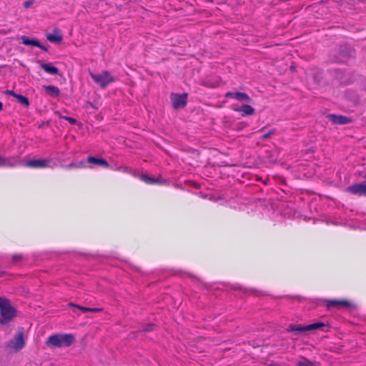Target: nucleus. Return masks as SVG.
I'll use <instances>...</instances> for the list:
<instances>
[{
	"instance_id": "nucleus-1",
	"label": "nucleus",
	"mask_w": 366,
	"mask_h": 366,
	"mask_svg": "<svg viewBox=\"0 0 366 366\" xmlns=\"http://www.w3.org/2000/svg\"><path fill=\"white\" fill-rule=\"evenodd\" d=\"M76 341L75 336L70 333H56L48 337L45 345L49 348L69 347Z\"/></svg>"
},
{
	"instance_id": "nucleus-2",
	"label": "nucleus",
	"mask_w": 366,
	"mask_h": 366,
	"mask_svg": "<svg viewBox=\"0 0 366 366\" xmlns=\"http://www.w3.org/2000/svg\"><path fill=\"white\" fill-rule=\"evenodd\" d=\"M0 311H1L0 323L2 325L7 324L16 315V310L10 305L8 300L1 297H0Z\"/></svg>"
},
{
	"instance_id": "nucleus-3",
	"label": "nucleus",
	"mask_w": 366,
	"mask_h": 366,
	"mask_svg": "<svg viewBox=\"0 0 366 366\" xmlns=\"http://www.w3.org/2000/svg\"><path fill=\"white\" fill-rule=\"evenodd\" d=\"M90 76L94 81L103 89L115 81L112 74L106 70L97 74L91 72Z\"/></svg>"
},
{
	"instance_id": "nucleus-4",
	"label": "nucleus",
	"mask_w": 366,
	"mask_h": 366,
	"mask_svg": "<svg viewBox=\"0 0 366 366\" xmlns=\"http://www.w3.org/2000/svg\"><path fill=\"white\" fill-rule=\"evenodd\" d=\"M25 346V341L22 332H19L6 345V348L9 352H17L22 350Z\"/></svg>"
},
{
	"instance_id": "nucleus-5",
	"label": "nucleus",
	"mask_w": 366,
	"mask_h": 366,
	"mask_svg": "<svg viewBox=\"0 0 366 366\" xmlns=\"http://www.w3.org/2000/svg\"><path fill=\"white\" fill-rule=\"evenodd\" d=\"M187 99L188 94L187 93H172L170 95L172 106L176 110L185 107L187 104Z\"/></svg>"
},
{
	"instance_id": "nucleus-6",
	"label": "nucleus",
	"mask_w": 366,
	"mask_h": 366,
	"mask_svg": "<svg viewBox=\"0 0 366 366\" xmlns=\"http://www.w3.org/2000/svg\"><path fill=\"white\" fill-rule=\"evenodd\" d=\"M325 326V324L322 322H315L313 324H310L306 326L301 325H291L289 327V330L290 331H297V332H306L313 330H318Z\"/></svg>"
},
{
	"instance_id": "nucleus-7",
	"label": "nucleus",
	"mask_w": 366,
	"mask_h": 366,
	"mask_svg": "<svg viewBox=\"0 0 366 366\" xmlns=\"http://www.w3.org/2000/svg\"><path fill=\"white\" fill-rule=\"evenodd\" d=\"M325 305L327 308L330 307H351L353 306L352 303L350 302L347 300H326L324 301Z\"/></svg>"
},
{
	"instance_id": "nucleus-8",
	"label": "nucleus",
	"mask_w": 366,
	"mask_h": 366,
	"mask_svg": "<svg viewBox=\"0 0 366 366\" xmlns=\"http://www.w3.org/2000/svg\"><path fill=\"white\" fill-rule=\"evenodd\" d=\"M347 191L354 194L366 196V182L352 185L347 188Z\"/></svg>"
},
{
	"instance_id": "nucleus-9",
	"label": "nucleus",
	"mask_w": 366,
	"mask_h": 366,
	"mask_svg": "<svg viewBox=\"0 0 366 366\" xmlns=\"http://www.w3.org/2000/svg\"><path fill=\"white\" fill-rule=\"evenodd\" d=\"M46 39L51 43L60 44L63 40V36L59 29H54L51 33L46 34Z\"/></svg>"
},
{
	"instance_id": "nucleus-10",
	"label": "nucleus",
	"mask_w": 366,
	"mask_h": 366,
	"mask_svg": "<svg viewBox=\"0 0 366 366\" xmlns=\"http://www.w3.org/2000/svg\"><path fill=\"white\" fill-rule=\"evenodd\" d=\"M50 161L48 159H35V160H31L26 163V165L27 167H36V168H44L49 167Z\"/></svg>"
},
{
	"instance_id": "nucleus-11",
	"label": "nucleus",
	"mask_w": 366,
	"mask_h": 366,
	"mask_svg": "<svg viewBox=\"0 0 366 366\" xmlns=\"http://www.w3.org/2000/svg\"><path fill=\"white\" fill-rule=\"evenodd\" d=\"M232 109L234 111L240 112L242 116H243V117L250 116V115L254 114V109L248 104H244L240 108L234 107H232Z\"/></svg>"
},
{
	"instance_id": "nucleus-12",
	"label": "nucleus",
	"mask_w": 366,
	"mask_h": 366,
	"mask_svg": "<svg viewBox=\"0 0 366 366\" xmlns=\"http://www.w3.org/2000/svg\"><path fill=\"white\" fill-rule=\"evenodd\" d=\"M21 39L22 43L24 45L34 46L41 49L42 50H44L45 51H47V49L45 46H44L43 45H41L40 44V42L36 39H30L28 37H26V36H22Z\"/></svg>"
},
{
	"instance_id": "nucleus-13",
	"label": "nucleus",
	"mask_w": 366,
	"mask_h": 366,
	"mask_svg": "<svg viewBox=\"0 0 366 366\" xmlns=\"http://www.w3.org/2000/svg\"><path fill=\"white\" fill-rule=\"evenodd\" d=\"M39 64L40 66L48 74H57L59 73V69L50 64L44 63L43 61H39Z\"/></svg>"
},
{
	"instance_id": "nucleus-14",
	"label": "nucleus",
	"mask_w": 366,
	"mask_h": 366,
	"mask_svg": "<svg viewBox=\"0 0 366 366\" xmlns=\"http://www.w3.org/2000/svg\"><path fill=\"white\" fill-rule=\"evenodd\" d=\"M43 89L51 97H58L60 94L59 89L55 86L46 85L43 86Z\"/></svg>"
},
{
	"instance_id": "nucleus-15",
	"label": "nucleus",
	"mask_w": 366,
	"mask_h": 366,
	"mask_svg": "<svg viewBox=\"0 0 366 366\" xmlns=\"http://www.w3.org/2000/svg\"><path fill=\"white\" fill-rule=\"evenodd\" d=\"M139 177L144 181V182L147 184H162V182H161L159 179L150 177L147 174H140Z\"/></svg>"
},
{
	"instance_id": "nucleus-16",
	"label": "nucleus",
	"mask_w": 366,
	"mask_h": 366,
	"mask_svg": "<svg viewBox=\"0 0 366 366\" xmlns=\"http://www.w3.org/2000/svg\"><path fill=\"white\" fill-rule=\"evenodd\" d=\"M88 162L92 163V164H98V165H100L102 167H109V164L107 163V162L106 160H104L103 159H97V158H95L93 157H89L88 158Z\"/></svg>"
},
{
	"instance_id": "nucleus-17",
	"label": "nucleus",
	"mask_w": 366,
	"mask_h": 366,
	"mask_svg": "<svg viewBox=\"0 0 366 366\" xmlns=\"http://www.w3.org/2000/svg\"><path fill=\"white\" fill-rule=\"evenodd\" d=\"M16 164L15 159H4L0 157V167H11Z\"/></svg>"
},
{
	"instance_id": "nucleus-18",
	"label": "nucleus",
	"mask_w": 366,
	"mask_h": 366,
	"mask_svg": "<svg viewBox=\"0 0 366 366\" xmlns=\"http://www.w3.org/2000/svg\"><path fill=\"white\" fill-rule=\"evenodd\" d=\"M235 99L242 102H250L251 98L245 93L237 92Z\"/></svg>"
},
{
	"instance_id": "nucleus-19",
	"label": "nucleus",
	"mask_w": 366,
	"mask_h": 366,
	"mask_svg": "<svg viewBox=\"0 0 366 366\" xmlns=\"http://www.w3.org/2000/svg\"><path fill=\"white\" fill-rule=\"evenodd\" d=\"M78 309L84 312H99L103 311L102 308H91V307H78Z\"/></svg>"
},
{
	"instance_id": "nucleus-20",
	"label": "nucleus",
	"mask_w": 366,
	"mask_h": 366,
	"mask_svg": "<svg viewBox=\"0 0 366 366\" xmlns=\"http://www.w3.org/2000/svg\"><path fill=\"white\" fill-rule=\"evenodd\" d=\"M16 99L19 102V103L24 105L26 107H29L30 103L27 97L18 94Z\"/></svg>"
},
{
	"instance_id": "nucleus-21",
	"label": "nucleus",
	"mask_w": 366,
	"mask_h": 366,
	"mask_svg": "<svg viewBox=\"0 0 366 366\" xmlns=\"http://www.w3.org/2000/svg\"><path fill=\"white\" fill-rule=\"evenodd\" d=\"M296 366H319L317 364L312 363L307 360L300 361Z\"/></svg>"
},
{
	"instance_id": "nucleus-22",
	"label": "nucleus",
	"mask_w": 366,
	"mask_h": 366,
	"mask_svg": "<svg viewBox=\"0 0 366 366\" xmlns=\"http://www.w3.org/2000/svg\"><path fill=\"white\" fill-rule=\"evenodd\" d=\"M116 169L119 170V171H121V172H123L124 173H133L132 169L129 168V167H119L118 168H117Z\"/></svg>"
},
{
	"instance_id": "nucleus-23",
	"label": "nucleus",
	"mask_w": 366,
	"mask_h": 366,
	"mask_svg": "<svg viewBox=\"0 0 366 366\" xmlns=\"http://www.w3.org/2000/svg\"><path fill=\"white\" fill-rule=\"evenodd\" d=\"M337 122L340 123V124H345L347 122V118L346 117H338L337 118V120H336Z\"/></svg>"
},
{
	"instance_id": "nucleus-24",
	"label": "nucleus",
	"mask_w": 366,
	"mask_h": 366,
	"mask_svg": "<svg viewBox=\"0 0 366 366\" xmlns=\"http://www.w3.org/2000/svg\"><path fill=\"white\" fill-rule=\"evenodd\" d=\"M64 119L67 120L69 123L74 124L76 123V120L72 117H62Z\"/></svg>"
},
{
	"instance_id": "nucleus-25",
	"label": "nucleus",
	"mask_w": 366,
	"mask_h": 366,
	"mask_svg": "<svg viewBox=\"0 0 366 366\" xmlns=\"http://www.w3.org/2000/svg\"><path fill=\"white\" fill-rule=\"evenodd\" d=\"M5 94H9V95H11L15 98H16V97L18 96L17 94H16L14 91H11V90H7L5 92Z\"/></svg>"
},
{
	"instance_id": "nucleus-26",
	"label": "nucleus",
	"mask_w": 366,
	"mask_h": 366,
	"mask_svg": "<svg viewBox=\"0 0 366 366\" xmlns=\"http://www.w3.org/2000/svg\"><path fill=\"white\" fill-rule=\"evenodd\" d=\"M236 94H237V92H227V93L225 94V97H229V98H234V99H235V97H236Z\"/></svg>"
},
{
	"instance_id": "nucleus-27",
	"label": "nucleus",
	"mask_w": 366,
	"mask_h": 366,
	"mask_svg": "<svg viewBox=\"0 0 366 366\" xmlns=\"http://www.w3.org/2000/svg\"><path fill=\"white\" fill-rule=\"evenodd\" d=\"M32 3L31 1H26L24 3V6L26 9H28L31 6Z\"/></svg>"
},
{
	"instance_id": "nucleus-28",
	"label": "nucleus",
	"mask_w": 366,
	"mask_h": 366,
	"mask_svg": "<svg viewBox=\"0 0 366 366\" xmlns=\"http://www.w3.org/2000/svg\"><path fill=\"white\" fill-rule=\"evenodd\" d=\"M84 167V162H80L79 164H70L69 167Z\"/></svg>"
},
{
	"instance_id": "nucleus-29",
	"label": "nucleus",
	"mask_w": 366,
	"mask_h": 366,
	"mask_svg": "<svg viewBox=\"0 0 366 366\" xmlns=\"http://www.w3.org/2000/svg\"><path fill=\"white\" fill-rule=\"evenodd\" d=\"M69 306L71 307H75V308H77V309H78V307H81L80 305H76V304H74V303H69Z\"/></svg>"
},
{
	"instance_id": "nucleus-30",
	"label": "nucleus",
	"mask_w": 366,
	"mask_h": 366,
	"mask_svg": "<svg viewBox=\"0 0 366 366\" xmlns=\"http://www.w3.org/2000/svg\"><path fill=\"white\" fill-rule=\"evenodd\" d=\"M3 109V104L0 102V111Z\"/></svg>"
},
{
	"instance_id": "nucleus-31",
	"label": "nucleus",
	"mask_w": 366,
	"mask_h": 366,
	"mask_svg": "<svg viewBox=\"0 0 366 366\" xmlns=\"http://www.w3.org/2000/svg\"><path fill=\"white\" fill-rule=\"evenodd\" d=\"M269 134H264V135L263 136V138H267V137H269Z\"/></svg>"
}]
</instances>
